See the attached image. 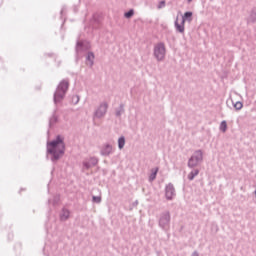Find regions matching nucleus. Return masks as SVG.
Here are the masks:
<instances>
[{
	"mask_svg": "<svg viewBox=\"0 0 256 256\" xmlns=\"http://www.w3.org/2000/svg\"><path fill=\"white\" fill-rule=\"evenodd\" d=\"M134 15L133 10H129L128 12H126L124 14V17H126V19H131V16Z\"/></svg>",
	"mask_w": 256,
	"mask_h": 256,
	"instance_id": "nucleus-16",
	"label": "nucleus"
},
{
	"mask_svg": "<svg viewBox=\"0 0 256 256\" xmlns=\"http://www.w3.org/2000/svg\"><path fill=\"white\" fill-rule=\"evenodd\" d=\"M199 175V170H194L192 171L189 175H188V179L190 181H193V179H195V177H197Z\"/></svg>",
	"mask_w": 256,
	"mask_h": 256,
	"instance_id": "nucleus-10",
	"label": "nucleus"
},
{
	"mask_svg": "<svg viewBox=\"0 0 256 256\" xmlns=\"http://www.w3.org/2000/svg\"><path fill=\"white\" fill-rule=\"evenodd\" d=\"M118 147H119V149H123V147H125V137H120L119 138Z\"/></svg>",
	"mask_w": 256,
	"mask_h": 256,
	"instance_id": "nucleus-11",
	"label": "nucleus"
},
{
	"mask_svg": "<svg viewBox=\"0 0 256 256\" xmlns=\"http://www.w3.org/2000/svg\"><path fill=\"white\" fill-rule=\"evenodd\" d=\"M157 173H159V168L152 169V173L149 176V181H155L157 178Z\"/></svg>",
	"mask_w": 256,
	"mask_h": 256,
	"instance_id": "nucleus-8",
	"label": "nucleus"
},
{
	"mask_svg": "<svg viewBox=\"0 0 256 256\" xmlns=\"http://www.w3.org/2000/svg\"><path fill=\"white\" fill-rule=\"evenodd\" d=\"M48 152L51 153L55 160L59 157H63L65 153V143L63 142V137L57 136L56 140L48 143Z\"/></svg>",
	"mask_w": 256,
	"mask_h": 256,
	"instance_id": "nucleus-1",
	"label": "nucleus"
},
{
	"mask_svg": "<svg viewBox=\"0 0 256 256\" xmlns=\"http://www.w3.org/2000/svg\"><path fill=\"white\" fill-rule=\"evenodd\" d=\"M234 107H235V109H237V111H239V110L243 109V103H241V102H236V103L234 104Z\"/></svg>",
	"mask_w": 256,
	"mask_h": 256,
	"instance_id": "nucleus-15",
	"label": "nucleus"
},
{
	"mask_svg": "<svg viewBox=\"0 0 256 256\" xmlns=\"http://www.w3.org/2000/svg\"><path fill=\"white\" fill-rule=\"evenodd\" d=\"M174 196H175V189L173 188V186H168L166 188V198L173 199Z\"/></svg>",
	"mask_w": 256,
	"mask_h": 256,
	"instance_id": "nucleus-6",
	"label": "nucleus"
},
{
	"mask_svg": "<svg viewBox=\"0 0 256 256\" xmlns=\"http://www.w3.org/2000/svg\"><path fill=\"white\" fill-rule=\"evenodd\" d=\"M191 17H193V13L192 12H186L184 14V16L182 17V19H184V22L186 19H189V21H191Z\"/></svg>",
	"mask_w": 256,
	"mask_h": 256,
	"instance_id": "nucleus-13",
	"label": "nucleus"
},
{
	"mask_svg": "<svg viewBox=\"0 0 256 256\" xmlns=\"http://www.w3.org/2000/svg\"><path fill=\"white\" fill-rule=\"evenodd\" d=\"M154 55L158 61L165 59V44H158L154 49Z\"/></svg>",
	"mask_w": 256,
	"mask_h": 256,
	"instance_id": "nucleus-4",
	"label": "nucleus"
},
{
	"mask_svg": "<svg viewBox=\"0 0 256 256\" xmlns=\"http://www.w3.org/2000/svg\"><path fill=\"white\" fill-rule=\"evenodd\" d=\"M87 59L90 61V65H93V59H95V55H93V53H89Z\"/></svg>",
	"mask_w": 256,
	"mask_h": 256,
	"instance_id": "nucleus-14",
	"label": "nucleus"
},
{
	"mask_svg": "<svg viewBox=\"0 0 256 256\" xmlns=\"http://www.w3.org/2000/svg\"><path fill=\"white\" fill-rule=\"evenodd\" d=\"M203 161V152L200 150L196 151L194 155L189 159L188 165L189 167H197L199 162Z\"/></svg>",
	"mask_w": 256,
	"mask_h": 256,
	"instance_id": "nucleus-3",
	"label": "nucleus"
},
{
	"mask_svg": "<svg viewBox=\"0 0 256 256\" xmlns=\"http://www.w3.org/2000/svg\"><path fill=\"white\" fill-rule=\"evenodd\" d=\"M67 89H69V82L68 81H62L57 90L56 93L54 95V100L55 102H59L63 99V97H65V93H67Z\"/></svg>",
	"mask_w": 256,
	"mask_h": 256,
	"instance_id": "nucleus-2",
	"label": "nucleus"
},
{
	"mask_svg": "<svg viewBox=\"0 0 256 256\" xmlns=\"http://www.w3.org/2000/svg\"><path fill=\"white\" fill-rule=\"evenodd\" d=\"M111 151H112L111 146H107L103 153H104V155H109V153H111Z\"/></svg>",
	"mask_w": 256,
	"mask_h": 256,
	"instance_id": "nucleus-18",
	"label": "nucleus"
},
{
	"mask_svg": "<svg viewBox=\"0 0 256 256\" xmlns=\"http://www.w3.org/2000/svg\"><path fill=\"white\" fill-rule=\"evenodd\" d=\"M193 0H188V3H191Z\"/></svg>",
	"mask_w": 256,
	"mask_h": 256,
	"instance_id": "nucleus-20",
	"label": "nucleus"
},
{
	"mask_svg": "<svg viewBox=\"0 0 256 256\" xmlns=\"http://www.w3.org/2000/svg\"><path fill=\"white\" fill-rule=\"evenodd\" d=\"M70 212L67 209H64L61 214L62 221H65L66 219H69Z\"/></svg>",
	"mask_w": 256,
	"mask_h": 256,
	"instance_id": "nucleus-9",
	"label": "nucleus"
},
{
	"mask_svg": "<svg viewBox=\"0 0 256 256\" xmlns=\"http://www.w3.org/2000/svg\"><path fill=\"white\" fill-rule=\"evenodd\" d=\"M165 5V1H161L158 8L161 9Z\"/></svg>",
	"mask_w": 256,
	"mask_h": 256,
	"instance_id": "nucleus-19",
	"label": "nucleus"
},
{
	"mask_svg": "<svg viewBox=\"0 0 256 256\" xmlns=\"http://www.w3.org/2000/svg\"><path fill=\"white\" fill-rule=\"evenodd\" d=\"M175 27H176L178 33H185V18H182L179 21V17H177L176 21H175Z\"/></svg>",
	"mask_w": 256,
	"mask_h": 256,
	"instance_id": "nucleus-5",
	"label": "nucleus"
},
{
	"mask_svg": "<svg viewBox=\"0 0 256 256\" xmlns=\"http://www.w3.org/2000/svg\"><path fill=\"white\" fill-rule=\"evenodd\" d=\"M94 203H101V196H93Z\"/></svg>",
	"mask_w": 256,
	"mask_h": 256,
	"instance_id": "nucleus-17",
	"label": "nucleus"
},
{
	"mask_svg": "<svg viewBox=\"0 0 256 256\" xmlns=\"http://www.w3.org/2000/svg\"><path fill=\"white\" fill-rule=\"evenodd\" d=\"M220 131H222V133H225V131H227V121H222L221 122Z\"/></svg>",
	"mask_w": 256,
	"mask_h": 256,
	"instance_id": "nucleus-12",
	"label": "nucleus"
},
{
	"mask_svg": "<svg viewBox=\"0 0 256 256\" xmlns=\"http://www.w3.org/2000/svg\"><path fill=\"white\" fill-rule=\"evenodd\" d=\"M107 113V104H103L100 106V108L97 110L96 115L97 117H103Z\"/></svg>",
	"mask_w": 256,
	"mask_h": 256,
	"instance_id": "nucleus-7",
	"label": "nucleus"
}]
</instances>
